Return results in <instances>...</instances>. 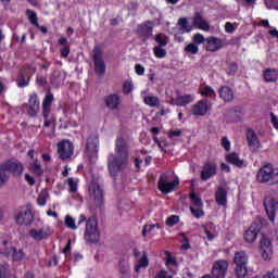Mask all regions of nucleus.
Wrapping results in <instances>:
<instances>
[{
    "label": "nucleus",
    "instance_id": "393cba45",
    "mask_svg": "<svg viewBox=\"0 0 278 278\" xmlns=\"http://www.w3.org/2000/svg\"><path fill=\"white\" fill-rule=\"evenodd\" d=\"M105 105L109 110H117L121 105V97L116 93H111L105 97Z\"/></svg>",
    "mask_w": 278,
    "mask_h": 278
},
{
    "label": "nucleus",
    "instance_id": "dca6fc26",
    "mask_svg": "<svg viewBox=\"0 0 278 278\" xmlns=\"http://www.w3.org/2000/svg\"><path fill=\"white\" fill-rule=\"evenodd\" d=\"M223 47H225V41L223 39L215 36H210L206 38L204 49L211 53H216V51H220Z\"/></svg>",
    "mask_w": 278,
    "mask_h": 278
},
{
    "label": "nucleus",
    "instance_id": "c85d7f7f",
    "mask_svg": "<svg viewBox=\"0 0 278 278\" xmlns=\"http://www.w3.org/2000/svg\"><path fill=\"white\" fill-rule=\"evenodd\" d=\"M28 170L34 173V175L37 177H42L45 175V169L42 168V165L38 159H35L34 162L29 164Z\"/></svg>",
    "mask_w": 278,
    "mask_h": 278
},
{
    "label": "nucleus",
    "instance_id": "e433bc0d",
    "mask_svg": "<svg viewBox=\"0 0 278 278\" xmlns=\"http://www.w3.org/2000/svg\"><path fill=\"white\" fill-rule=\"evenodd\" d=\"M11 253H12L13 262H22V260H25V252H23V250H17L16 248H12Z\"/></svg>",
    "mask_w": 278,
    "mask_h": 278
},
{
    "label": "nucleus",
    "instance_id": "ddd939ff",
    "mask_svg": "<svg viewBox=\"0 0 278 278\" xmlns=\"http://www.w3.org/2000/svg\"><path fill=\"white\" fill-rule=\"evenodd\" d=\"M53 233L50 226H43L40 229L31 228L28 236L36 240L37 242H42V240H49V237Z\"/></svg>",
    "mask_w": 278,
    "mask_h": 278
},
{
    "label": "nucleus",
    "instance_id": "7ed1b4c3",
    "mask_svg": "<svg viewBox=\"0 0 278 278\" xmlns=\"http://www.w3.org/2000/svg\"><path fill=\"white\" fill-rule=\"evenodd\" d=\"M55 98L51 91L46 93V97L42 100L41 110L43 116V127H51L53 123H55V118L51 116V105H53V101ZM51 116V117H50Z\"/></svg>",
    "mask_w": 278,
    "mask_h": 278
},
{
    "label": "nucleus",
    "instance_id": "052dcab7",
    "mask_svg": "<svg viewBox=\"0 0 278 278\" xmlns=\"http://www.w3.org/2000/svg\"><path fill=\"white\" fill-rule=\"evenodd\" d=\"M67 186H70V192H77V182H75V179L68 178Z\"/></svg>",
    "mask_w": 278,
    "mask_h": 278
},
{
    "label": "nucleus",
    "instance_id": "0eeeda50",
    "mask_svg": "<svg viewBox=\"0 0 278 278\" xmlns=\"http://www.w3.org/2000/svg\"><path fill=\"white\" fill-rule=\"evenodd\" d=\"M75 152V146L68 139H63L58 143V155L60 160L65 162V160H71L73 153Z\"/></svg>",
    "mask_w": 278,
    "mask_h": 278
},
{
    "label": "nucleus",
    "instance_id": "aec40b11",
    "mask_svg": "<svg viewBox=\"0 0 278 278\" xmlns=\"http://www.w3.org/2000/svg\"><path fill=\"white\" fill-rule=\"evenodd\" d=\"M85 151L89 157H92V155L99 153V137H88Z\"/></svg>",
    "mask_w": 278,
    "mask_h": 278
},
{
    "label": "nucleus",
    "instance_id": "603ef678",
    "mask_svg": "<svg viewBox=\"0 0 278 278\" xmlns=\"http://www.w3.org/2000/svg\"><path fill=\"white\" fill-rule=\"evenodd\" d=\"M65 226L68 229H73V230L77 229V225H75V219L71 217V215L65 216Z\"/></svg>",
    "mask_w": 278,
    "mask_h": 278
},
{
    "label": "nucleus",
    "instance_id": "4be33fe9",
    "mask_svg": "<svg viewBox=\"0 0 278 278\" xmlns=\"http://www.w3.org/2000/svg\"><path fill=\"white\" fill-rule=\"evenodd\" d=\"M192 101H194V97L190 93L172 98V104L177 105V108H186V105H190Z\"/></svg>",
    "mask_w": 278,
    "mask_h": 278
},
{
    "label": "nucleus",
    "instance_id": "79ce46f5",
    "mask_svg": "<svg viewBox=\"0 0 278 278\" xmlns=\"http://www.w3.org/2000/svg\"><path fill=\"white\" fill-rule=\"evenodd\" d=\"M178 25L179 27H181V29H184V31H187V34H190V31H192V25H190L188 18L186 17H180L178 20Z\"/></svg>",
    "mask_w": 278,
    "mask_h": 278
},
{
    "label": "nucleus",
    "instance_id": "a211bd4d",
    "mask_svg": "<svg viewBox=\"0 0 278 278\" xmlns=\"http://www.w3.org/2000/svg\"><path fill=\"white\" fill-rule=\"evenodd\" d=\"M227 268H229V263L227 261H216L212 268L213 278H225L227 276Z\"/></svg>",
    "mask_w": 278,
    "mask_h": 278
},
{
    "label": "nucleus",
    "instance_id": "473e14b6",
    "mask_svg": "<svg viewBox=\"0 0 278 278\" xmlns=\"http://www.w3.org/2000/svg\"><path fill=\"white\" fill-rule=\"evenodd\" d=\"M29 81H31V78L21 74L18 72L17 78L15 79V84L17 88H27L29 86Z\"/></svg>",
    "mask_w": 278,
    "mask_h": 278
},
{
    "label": "nucleus",
    "instance_id": "bf43d9fd",
    "mask_svg": "<svg viewBox=\"0 0 278 278\" xmlns=\"http://www.w3.org/2000/svg\"><path fill=\"white\" fill-rule=\"evenodd\" d=\"M222 147L225 149V151L231 150V141L227 137L222 138Z\"/></svg>",
    "mask_w": 278,
    "mask_h": 278
},
{
    "label": "nucleus",
    "instance_id": "49530a36",
    "mask_svg": "<svg viewBox=\"0 0 278 278\" xmlns=\"http://www.w3.org/2000/svg\"><path fill=\"white\" fill-rule=\"evenodd\" d=\"M189 210L194 218H203L205 216L202 207L194 208V206H190Z\"/></svg>",
    "mask_w": 278,
    "mask_h": 278
},
{
    "label": "nucleus",
    "instance_id": "f8f14e48",
    "mask_svg": "<svg viewBox=\"0 0 278 278\" xmlns=\"http://www.w3.org/2000/svg\"><path fill=\"white\" fill-rule=\"evenodd\" d=\"M15 223L25 227L31 226L34 223V212L31 208H22L15 216Z\"/></svg>",
    "mask_w": 278,
    "mask_h": 278
},
{
    "label": "nucleus",
    "instance_id": "ea45409f",
    "mask_svg": "<svg viewBox=\"0 0 278 278\" xmlns=\"http://www.w3.org/2000/svg\"><path fill=\"white\" fill-rule=\"evenodd\" d=\"M154 41L156 42L155 47H166V45H168V37H166V35L160 33L157 35H155L154 37Z\"/></svg>",
    "mask_w": 278,
    "mask_h": 278
},
{
    "label": "nucleus",
    "instance_id": "37998d69",
    "mask_svg": "<svg viewBox=\"0 0 278 278\" xmlns=\"http://www.w3.org/2000/svg\"><path fill=\"white\" fill-rule=\"evenodd\" d=\"M119 273L122 274V278H127V274L129 273V263L125 260L119 261Z\"/></svg>",
    "mask_w": 278,
    "mask_h": 278
},
{
    "label": "nucleus",
    "instance_id": "f704fd0d",
    "mask_svg": "<svg viewBox=\"0 0 278 278\" xmlns=\"http://www.w3.org/2000/svg\"><path fill=\"white\" fill-rule=\"evenodd\" d=\"M201 97H205V99H213L216 97V91L211 86H205L200 90Z\"/></svg>",
    "mask_w": 278,
    "mask_h": 278
},
{
    "label": "nucleus",
    "instance_id": "c9c22d12",
    "mask_svg": "<svg viewBox=\"0 0 278 278\" xmlns=\"http://www.w3.org/2000/svg\"><path fill=\"white\" fill-rule=\"evenodd\" d=\"M47 199H49V191L42 189L37 198V204L40 205V207H45V205H47Z\"/></svg>",
    "mask_w": 278,
    "mask_h": 278
},
{
    "label": "nucleus",
    "instance_id": "c756f323",
    "mask_svg": "<svg viewBox=\"0 0 278 278\" xmlns=\"http://www.w3.org/2000/svg\"><path fill=\"white\" fill-rule=\"evenodd\" d=\"M233 263L236 264V266H247V264H249V256L247 255V252H236Z\"/></svg>",
    "mask_w": 278,
    "mask_h": 278
},
{
    "label": "nucleus",
    "instance_id": "20e7f679",
    "mask_svg": "<svg viewBox=\"0 0 278 278\" xmlns=\"http://www.w3.org/2000/svg\"><path fill=\"white\" fill-rule=\"evenodd\" d=\"M0 170L2 173H12L14 177H22L23 172L25 170V165L16 159H10L0 165Z\"/></svg>",
    "mask_w": 278,
    "mask_h": 278
},
{
    "label": "nucleus",
    "instance_id": "72a5a7b5",
    "mask_svg": "<svg viewBox=\"0 0 278 278\" xmlns=\"http://www.w3.org/2000/svg\"><path fill=\"white\" fill-rule=\"evenodd\" d=\"M143 103L149 108H160V98L155 96L143 97Z\"/></svg>",
    "mask_w": 278,
    "mask_h": 278
},
{
    "label": "nucleus",
    "instance_id": "6e6552de",
    "mask_svg": "<svg viewBox=\"0 0 278 278\" xmlns=\"http://www.w3.org/2000/svg\"><path fill=\"white\" fill-rule=\"evenodd\" d=\"M24 108L26 109L27 115L30 118H36V116H38V113L40 112V98H38V93H30L28 102L24 104Z\"/></svg>",
    "mask_w": 278,
    "mask_h": 278
},
{
    "label": "nucleus",
    "instance_id": "4c0bfd02",
    "mask_svg": "<svg viewBox=\"0 0 278 278\" xmlns=\"http://www.w3.org/2000/svg\"><path fill=\"white\" fill-rule=\"evenodd\" d=\"M235 273L237 278H244L247 275H249V268L247 265H237L235 268Z\"/></svg>",
    "mask_w": 278,
    "mask_h": 278
},
{
    "label": "nucleus",
    "instance_id": "338daca9",
    "mask_svg": "<svg viewBox=\"0 0 278 278\" xmlns=\"http://www.w3.org/2000/svg\"><path fill=\"white\" fill-rule=\"evenodd\" d=\"M263 278H278V270L273 269V271H269L266 275H264Z\"/></svg>",
    "mask_w": 278,
    "mask_h": 278
},
{
    "label": "nucleus",
    "instance_id": "b1692460",
    "mask_svg": "<svg viewBox=\"0 0 278 278\" xmlns=\"http://www.w3.org/2000/svg\"><path fill=\"white\" fill-rule=\"evenodd\" d=\"M227 194L228 191L225 187H218L215 192V201L217 205H220L222 207H227Z\"/></svg>",
    "mask_w": 278,
    "mask_h": 278
},
{
    "label": "nucleus",
    "instance_id": "4468645a",
    "mask_svg": "<svg viewBox=\"0 0 278 278\" xmlns=\"http://www.w3.org/2000/svg\"><path fill=\"white\" fill-rule=\"evenodd\" d=\"M262 231V225H260L257 222H254L250 225V227L245 230L243 235V240L248 242L249 244H252V242H255L257 240V236Z\"/></svg>",
    "mask_w": 278,
    "mask_h": 278
},
{
    "label": "nucleus",
    "instance_id": "09e8293b",
    "mask_svg": "<svg viewBox=\"0 0 278 278\" xmlns=\"http://www.w3.org/2000/svg\"><path fill=\"white\" fill-rule=\"evenodd\" d=\"M153 53L155 58H157L159 60H162L166 55V49H164V47H154Z\"/></svg>",
    "mask_w": 278,
    "mask_h": 278
},
{
    "label": "nucleus",
    "instance_id": "de8ad7c7",
    "mask_svg": "<svg viewBox=\"0 0 278 278\" xmlns=\"http://www.w3.org/2000/svg\"><path fill=\"white\" fill-rule=\"evenodd\" d=\"M205 43H206V38L205 36H203V34L198 33L193 35V45H197L199 47V45H205Z\"/></svg>",
    "mask_w": 278,
    "mask_h": 278
},
{
    "label": "nucleus",
    "instance_id": "cd10ccee",
    "mask_svg": "<svg viewBox=\"0 0 278 278\" xmlns=\"http://www.w3.org/2000/svg\"><path fill=\"white\" fill-rule=\"evenodd\" d=\"M193 25L194 27H198V29H202V31H210V24L203 20L201 13H195V16L193 17Z\"/></svg>",
    "mask_w": 278,
    "mask_h": 278
},
{
    "label": "nucleus",
    "instance_id": "4d7b16f0",
    "mask_svg": "<svg viewBox=\"0 0 278 278\" xmlns=\"http://www.w3.org/2000/svg\"><path fill=\"white\" fill-rule=\"evenodd\" d=\"M131 90H134V85L129 80H126L123 85L124 94H129Z\"/></svg>",
    "mask_w": 278,
    "mask_h": 278
},
{
    "label": "nucleus",
    "instance_id": "69168bd1",
    "mask_svg": "<svg viewBox=\"0 0 278 278\" xmlns=\"http://www.w3.org/2000/svg\"><path fill=\"white\" fill-rule=\"evenodd\" d=\"M154 278H173V276H168V271L161 269Z\"/></svg>",
    "mask_w": 278,
    "mask_h": 278
},
{
    "label": "nucleus",
    "instance_id": "bb28decb",
    "mask_svg": "<svg viewBox=\"0 0 278 278\" xmlns=\"http://www.w3.org/2000/svg\"><path fill=\"white\" fill-rule=\"evenodd\" d=\"M263 77L267 84H275L278 80V70L277 68H266L263 72Z\"/></svg>",
    "mask_w": 278,
    "mask_h": 278
},
{
    "label": "nucleus",
    "instance_id": "a19ab883",
    "mask_svg": "<svg viewBox=\"0 0 278 278\" xmlns=\"http://www.w3.org/2000/svg\"><path fill=\"white\" fill-rule=\"evenodd\" d=\"M189 199L194 207H203V200L195 192H191Z\"/></svg>",
    "mask_w": 278,
    "mask_h": 278
},
{
    "label": "nucleus",
    "instance_id": "f03ea898",
    "mask_svg": "<svg viewBox=\"0 0 278 278\" xmlns=\"http://www.w3.org/2000/svg\"><path fill=\"white\" fill-rule=\"evenodd\" d=\"M99 222L94 217H90L86 222V229L84 238L86 242L90 244H97L101 240V235L99 233Z\"/></svg>",
    "mask_w": 278,
    "mask_h": 278
},
{
    "label": "nucleus",
    "instance_id": "9d476101",
    "mask_svg": "<svg viewBox=\"0 0 278 278\" xmlns=\"http://www.w3.org/2000/svg\"><path fill=\"white\" fill-rule=\"evenodd\" d=\"M216 175H218V164L212 161H206L202 166L200 179L202 181H208V179H212V177Z\"/></svg>",
    "mask_w": 278,
    "mask_h": 278
},
{
    "label": "nucleus",
    "instance_id": "2eb2a0df",
    "mask_svg": "<svg viewBox=\"0 0 278 278\" xmlns=\"http://www.w3.org/2000/svg\"><path fill=\"white\" fill-rule=\"evenodd\" d=\"M273 170L274 167L270 164H266L263 167L260 168V170L256 174V179L258 184H273Z\"/></svg>",
    "mask_w": 278,
    "mask_h": 278
},
{
    "label": "nucleus",
    "instance_id": "774afa93",
    "mask_svg": "<svg viewBox=\"0 0 278 278\" xmlns=\"http://www.w3.org/2000/svg\"><path fill=\"white\" fill-rule=\"evenodd\" d=\"M271 184H273V185H277V184H278V169H274V170H273Z\"/></svg>",
    "mask_w": 278,
    "mask_h": 278
},
{
    "label": "nucleus",
    "instance_id": "6ab92c4d",
    "mask_svg": "<svg viewBox=\"0 0 278 278\" xmlns=\"http://www.w3.org/2000/svg\"><path fill=\"white\" fill-rule=\"evenodd\" d=\"M261 255L263 260H270L273 255V242L266 236H263L260 242Z\"/></svg>",
    "mask_w": 278,
    "mask_h": 278
},
{
    "label": "nucleus",
    "instance_id": "e2e57ef3",
    "mask_svg": "<svg viewBox=\"0 0 278 278\" xmlns=\"http://www.w3.org/2000/svg\"><path fill=\"white\" fill-rule=\"evenodd\" d=\"M181 134H184V131H181V129L178 130H169L167 132V138H179V136H181Z\"/></svg>",
    "mask_w": 278,
    "mask_h": 278
},
{
    "label": "nucleus",
    "instance_id": "5fc2aeb1",
    "mask_svg": "<svg viewBox=\"0 0 278 278\" xmlns=\"http://www.w3.org/2000/svg\"><path fill=\"white\" fill-rule=\"evenodd\" d=\"M166 255L168 256L165 262V266H167V268L168 266H177V260L174 256H172L169 252H166Z\"/></svg>",
    "mask_w": 278,
    "mask_h": 278
},
{
    "label": "nucleus",
    "instance_id": "680f3d73",
    "mask_svg": "<svg viewBox=\"0 0 278 278\" xmlns=\"http://www.w3.org/2000/svg\"><path fill=\"white\" fill-rule=\"evenodd\" d=\"M36 85L37 86H42V87L47 86V77L41 76V75H37Z\"/></svg>",
    "mask_w": 278,
    "mask_h": 278
},
{
    "label": "nucleus",
    "instance_id": "39448f33",
    "mask_svg": "<svg viewBox=\"0 0 278 278\" xmlns=\"http://www.w3.org/2000/svg\"><path fill=\"white\" fill-rule=\"evenodd\" d=\"M92 60L96 75L103 77L105 75V61H103V48L101 46H94Z\"/></svg>",
    "mask_w": 278,
    "mask_h": 278
},
{
    "label": "nucleus",
    "instance_id": "58836bf2",
    "mask_svg": "<svg viewBox=\"0 0 278 278\" xmlns=\"http://www.w3.org/2000/svg\"><path fill=\"white\" fill-rule=\"evenodd\" d=\"M26 15L28 17V21L30 23V25H33L34 27H38V14H36L35 11H31L30 9L26 10Z\"/></svg>",
    "mask_w": 278,
    "mask_h": 278
},
{
    "label": "nucleus",
    "instance_id": "6e6d98bb",
    "mask_svg": "<svg viewBox=\"0 0 278 278\" xmlns=\"http://www.w3.org/2000/svg\"><path fill=\"white\" fill-rule=\"evenodd\" d=\"M134 255L136 257L135 270L136 273H140V252L138 251V249L134 250Z\"/></svg>",
    "mask_w": 278,
    "mask_h": 278
},
{
    "label": "nucleus",
    "instance_id": "a18cd8bd",
    "mask_svg": "<svg viewBox=\"0 0 278 278\" xmlns=\"http://www.w3.org/2000/svg\"><path fill=\"white\" fill-rule=\"evenodd\" d=\"M185 53H190L191 55H197L199 53V46L194 42L188 43L185 49Z\"/></svg>",
    "mask_w": 278,
    "mask_h": 278
},
{
    "label": "nucleus",
    "instance_id": "8fccbe9b",
    "mask_svg": "<svg viewBox=\"0 0 278 278\" xmlns=\"http://www.w3.org/2000/svg\"><path fill=\"white\" fill-rule=\"evenodd\" d=\"M153 229H160V224L146 225L142 230L143 238H147V233H151Z\"/></svg>",
    "mask_w": 278,
    "mask_h": 278
},
{
    "label": "nucleus",
    "instance_id": "423d86ee",
    "mask_svg": "<svg viewBox=\"0 0 278 278\" xmlns=\"http://www.w3.org/2000/svg\"><path fill=\"white\" fill-rule=\"evenodd\" d=\"M179 186V179L176 178L173 181L168 182V173L161 174L157 182V188L162 194H170L174 192L175 188Z\"/></svg>",
    "mask_w": 278,
    "mask_h": 278
},
{
    "label": "nucleus",
    "instance_id": "5701e85b",
    "mask_svg": "<svg viewBox=\"0 0 278 278\" xmlns=\"http://www.w3.org/2000/svg\"><path fill=\"white\" fill-rule=\"evenodd\" d=\"M225 160L227 164H231V166H236V168H242V166H244V160L240 159V154L236 152L226 154Z\"/></svg>",
    "mask_w": 278,
    "mask_h": 278
},
{
    "label": "nucleus",
    "instance_id": "f3484780",
    "mask_svg": "<svg viewBox=\"0 0 278 278\" xmlns=\"http://www.w3.org/2000/svg\"><path fill=\"white\" fill-rule=\"evenodd\" d=\"M89 190L92 192L93 203L96 207H103L105 199L103 198V189H101L99 182L91 184Z\"/></svg>",
    "mask_w": 278,
    "mask_h": 278
},
{
    "label": "nucleus",
    "instance_id": "0e129e2a",
    "mask_svg": "<svg viewBox=\"0 0 278 278\" xmlns=\"http://www.w3.org/2000/svg\"><path fill=\"white\" fill-rule=\"evenodd\" d=\"M8 179H10V176H8V174H5L4 172L0 170V188L4 186Z\"/></svg>",
    "mask_w": 278,
    "mask_h": 278
},
{
    "label": "nucleus",
    "instance_id": "a878e982",
    "mask_svg": "<svg viewBox=\"0 0 278 278\" xmlns=\"http://www.w3.org/2000/svg\"><path fill=\"white\" fill-rule=\"evenodd\" d=\"M37 71L38 68L34 63H26L24 66L20 68L18 73L31 79V77L36 75Z\"/></svg>",
    "mask_w": 278,
    "mask_h": 278
},
{
    "label": "nucleus",
    "instance_id": "864d4df0",
    "mask_svg": "<svg viewBox=\"0 0 278 278\" xmlns=\"http://www.w3.org/2000/svg\"><path fill=\"white\" fill-rule=\"evenodd\" d=\"M140 268H149V256L146 252L140 257Z\"/></svg>",
    "mask_w": 278,
    "mask_h": 278
},
{
    "label": "nucleus",
    "instance_id": "1a4fd4ad",
    "mask_svg": "<svg viewBox=\"0 0 278 278\" xmlns=\"http://www.w3.org/2000/svg\"><path fill=\"white\" fill-rule=\"evenodd\" d=\"M263 205L265 207V212L271 223H275V218L277 216L278 210V201L273 198V195H267L264 198Z\"/></svg>",
    "mask_w": 278,
    "mask_h": 278
},
{
    "label": "nucleus",
    "instance_id": "13d9d810",
    "mask_svg": "<svg viewBox=\"0 0 278 278\" xmlns=\"http://www.w3.org/2000/svg\"><path fill=\"white\" fill-rule=\"evenodd\" d=\"M238 73V63L231 62L228 65V75H236Z\"/></svg>",
    "mask_w": 278,
    "mask_h": 278
},
{
    "label": "nucleus",
    "instance_id": "3c124183",
    "mask_svg": "<svg viewBox=\"0 0 278 278\" xmlns=\"http://www.w3.org/2000/svg\"><path fill=\"white\" fill-rule=\"evenodd\" d=\"M179 223V216L178 215H170L166 219L167 227H175Z\"/></svg>",
    "mask_w": 278,
    "mask_h": 278
},
{
    "label": "nucleus",
    "instance_id": "9b49d317",
    "mask_svg": "<svg viewBox=\"0 0 278 278\" xmlns=\"http://www.w3.org/2000/svg\"><path fill=\"white\" fill-rule=\"evenodd\" d=\"M210 110H212V102L210 101V99L204 98L193 104L191 114L193 116H206Z\"/></svg>",
    "mask_w": 278,
    "mask_h": 278
},
{
    "label": "nucleus",
    "instance_id": "f257e3e1",
    "mask_svg": "<svg viewBox=\"0 0 278 278\" xmlns=\"http://www.w3.org/2000/svg\"><path fill=\"white\" fill-rule=\"evenodd\" d=\"M129 162V149L123 137H118L115 141V154H110L108 159V168L111 177H118L121 170L127 168Z\"/></svg>",
    "mask_w": 278,
    "mask_h": 278
},
{
    "label": "nucleus",
    "instance_id": "7c9ffc66",
    "mask_svg": "<svg viewBox=\"0 0 278 278\" xmlns=\"http://www.w3.org/2000/svg\"><path fill=\"white\" fill-rule=\"evenodd\" d=\"M140 34L143 38H151V36H153V22H146L141 24Z\"/></svg>",
    "mask_w": 278,
    "mask_h": 278
},
{
    "label": "nucleus",
    "instance_id": "2f4dec72",
    "mask_svg": "<svg viewBox=\"0 0 278 278\" xmlns=\"http://www.w3.org/2000/svg\"><path fill=\"white\" fill-rule=\"evenodd\" d=\"M247 140L249 147H257L260 144V139H257V134H255V130L253 128H249L247 130Z\"/></svg>",
    "mask_w": 278,
    "mask_h": 278
},
{
    "label": "nucleus",
    "instance_id": "c03bdc74",
    "mask_svg": "<svg viewBox=\"0 0 278 278\" xmlns=\"http://www.w3.org/2000/svg\"><path fill=\"white\" fill-rule=\"evenodd\" d=\"M179 237L181 238L180 242V249L182 251H188V249H190V240L188 239V236L186 235V232H180Z\"/></svg>",
    "mask_w": 278,
    "mask_h": 278
},
{
    "label": "nucleus",
    "instance_id": "412c9836",
    "mask_svg": "<svg viewBox=\"0 0 278 278\" xmlns=\"http://www.w3.org/2000/svg\"><path fill=\"white\" fill-rule=\"evenodd\" d=\"M218 94L224 103H231V101L236 99V92H233V89L227 85L219 87Z\"/></svg>",
    "mask_w": 278,
    "mask_h": 278
}]
</instances>
